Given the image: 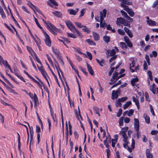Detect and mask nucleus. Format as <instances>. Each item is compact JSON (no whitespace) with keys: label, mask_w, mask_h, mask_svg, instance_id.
Returning a JSON list of instances; mask_svg holds the SVG:
<instances>
[{"label":"nucleus","mask_w":158,"mask_h":158,"mask_svg":"<svg viewBox=\"0 0 158 158\" xmlns=\"http://www.w3.org/2000/svg\"><path fill=\"white\" fill-rule=\"evenodd\" d=\"M128 130V127H125L122 129L121 131H120L119 134L123 136L124 138L123 141L124 143L123 145V147L127 149L128 151L131 152H132V150L134 149L135 148V141L134 139L132 140V143L131 144V148L128 147L127 145L129 143V142L127 141L128 137L127 135L126 132H127Z\"/></svg>","instance_id":"1"},{"label":"nucleus","mask_w":158,"mask_h":158,"mask_svg":"<svg viewBox=\"0 0 158 158\" xmlns=\"http://www.w3.org/2000/svg\"><path fill=\"white\" fill-rule=\"evenodd\" d=\"M42 20L44 23L46 25L47 27L52 34L54 35H57L56 32H60V30L56 27L53 25L50 22H47L44 19H42Z\"/></svg>","instance_id":"2"},{"label":"nucleus","mask_w":158,"mask_h":158,"mask_svg":"<svg viewBox=\"0 0 158 158\" xmlns=\"http://www.w3.org/2000/svg\"><path fill=\"white\" fill-rule=\"evenodd\" d=\"M65 23L70 30L73 32H74V31H75L81 37H82V35L81 34L80 31L75 27L69 20H67L65 21Z\"/></svg>","instance_id":"3"},{"label":"nucleus","mask_w":158,"mask_h":158,"mask_svg":"<svg viewBox=\"0 0 158 158\" xmlns=\"http://www.w3.org/2000/svg\"><path fill=\"white\" fill-rule=\"evenodd\" d=\"M121 6L124 8V10L126 11L131 17H133L134 15V13L132 11V9H130L128 6L125 5L121 4Z\"/></svg>","instance_id":"4"},{"label":"nucleus","mask_w":158,"mask_h":158,"mask_svg":"<svg viewBox=\"0 0 158 158\" xmlns=\"http://www.w3.org/2000/svg\"><path fill=\"white\" fill-rule=\"evenodd\" d=\"M125 74H123L118 76V73L117 72H115L113 74L112 78L111 79V81H113V83L115 82L119 78L123 77Z\"/></svg>","instance_id":"5"},{"label":"nucleus","mask_w":158,"mask_h":158,"mask_svg":"<svg viewBox=\"0 0 158 158\" xmlns=\"http://www.w3.org/2000/svg\"><path fill=\"white\" fill-rule=\"evenodd\" d=\"M43 32L45 39L44 41L45 44L47 46L50 47L51 45V41L49 35L44 30L43 31Z\"/></svg>","instance_id":"6"},{"label":"nucleus","mask_w":158,"mask_h":158,"mask_svg":"<svg viewBox=\"0 0 158 158\" xmlns=\"http://www.w3.org/2000/svg\"><path fill=\"white\" fill-rule=\"evenodd\" d=\"M27 5L33 10L35 14H36V13L35 11V10H34L33 8H34L35 9V10L38 13L42 15L41 11L40 10V9L38 7L33 5L29 1H27Z\"/></svg>","instance_id":"7"},{"label":"nucleus","mask_w":158,"mask_h":158,"mask_svg":"<svg viewBox=\"0 0 158 158\" xmlns=\"http://www.w3.org/2000/svg\"><path fill=\"white\" fill-rule=\"evenodd\" d=\"M28 95L32 99H33L35 102V106L37 105L39 103V101L36 95L34 94V95L31 93H29Z\"/></svg>","instance_id":"8"},{"label":"nucleus","mask_w":158,"mask_h":158,"mask_svg":"<svg viewBox=\"0 0 158 158\" xmlns=\"http://www.w3.org/2000/svg\"><path fill=\"white\" fill-rule=\"evenodd\" d=\"M120 90L119 89L116 91L113 90L111 98L112 99H114L118 98V93L120 92Z\"/></svg>","instance_id":"9"},{"label":"nucleus","mask_w":158,"mask_h":158,"mask_svg":"<svg viewBox=\"0 0 158 158\" xmlns=\"http://www.w3.org/2000/svg\"><path fill=\"white\" fill-rule=\"evenodd\" d=\"M116 53L115 50L113 49L111 50H107L106 51V55L107 57L109 56H113Z\"/></svg>","instance_id":"10"},{"label":"nucleus","mask_w":158,"mask_h":158,"mask_svg":"<svg viewBox=\"0 0 158 158\" xmlns=\"http://www.w3.org/2000/svg\"><path fill=\"white\" fill-rule=\"evenodd\" d=\"M106 12L107 10L106 9H104L102 11L100 12V19L104 20V18L106 17Z\"/></svg>","instance_id":"11"},{"label":"nucleus","mask_w":158,"mask_h":158,"mask_svg":"<svg viewBox=\"0 0 158 158\" xmlns=\"http://www.w3.org/2000/svg\"><path fill=\"white\" fill-rule=\"evenodd\" d=\"M51 3L56 6H58V4L55 0H49L47 2V4L48 5L52 7H53V6Z\"/></svg>","instance_id":"12"},{"label":"nucleus","mask_w":158,"mask_h":158,"mask_svg":"<svg viewBox=\"0 0 158 158\" xmlns=\"http://www.w3.org/2000/svg\"><path fill=\"white\" fill-rule=\"evenodd\" d=\"M0 61L2 62L3 64L5 66V67H6L8 69H10V66L8 64L7 61L6 60H4L2 57L0 56Z\"/></svg>","instance_id":"13"},{"label":"nucleus","mask_w":158,"mask_h":158,"mask_svg":"<svg viewBox=\"0 0 158 158\" xmlns=\"http://www.w3.org/2000/svg\"><path fill=\"white\" fill-rule=\"evenodd\" d=\"M134 128L137 131L139 129V123L138 119L137 118L134 119Z\"/></svg>","instance_id":"14"},{"label":"nucleus","mask_w":158,"mask_h":158,"mask_svg":"<svg viewBox=\"0 0 158 158\" xmlns=\"http://www.w3.org/2000/svg\"><path fill=\"white\" fill-rule=\"evenodd\" d=\"M78 10V8H77L75 10L73 9H69L68 10L70 15H75Z\"/></svg>","instance_id":"15"},{"label":"nucleus","mask_w":158,"mask_h":158,"mask_svg":"<svg viewBox=\"0 0 158 158\" xmlns=\"http://www.w3.org/2000/svg\"><path fill=\"white\" fill-rule=\"evenodd\" d=\"M87 68L89 72L92 75H93L94 72L91 66L88 63L86 64Z\"/></svg>","instance_id":"16"},{"label":"nucleus","mask_w":158,"mask_h":158,"mask_svg":"<svg viewBox=\"0 0 158 158\" xmlns=\"http://www.w3.org/2000/svg\"><path fill=\"white\" fill-rule=\"evenodd\" d=\"M124 18L122 17L118 18L116 21V24L118 26H119L121 24H122Z\"/></svg>","instance_id":"17"},{"label":"nucleus","mask_w":158,"mask_h":158,"mask_svg":"<svg viewBox=\"0 0 158 158\" xmlns=\"http://www.w3.org/2000/svg\"><path fill=\"white\" fill-rule=\"evenodd\" d=\"M146 156L147 158H153V155L150 153V149H148L146 150Z\"/></svg>","instance_id":"18"},{"label":"nucleus","mask_w":158,"mask_h":158,"mask_svg":"<svg viewBox=\"0 0 158 158\" xmlns=\"http://www.w3.org/2000/svg\"><path fill=\"white\" fill-rule=\"evenodd\" d=\"M147 23L149 25L152 26H155L156 25V23L155 21L152 20L151 19L150 20H147L146 21Z\"/></svg>","instance_id":"19"},{"label":"nucleus","mask_w":158,"mask_h":158,"mask_svg":"<svg viewBox=\"0 0 158 158\" xmlns=\"http://www.w3.org/2000/svg\"><path fill=\"white\" fill-rule=\"evenodd\" d=\"M52 14L55 16L57 17L58 18H61L62 17V15L61 12L56 11L54 12H52Z\"/></svg>","instance_id":"20"},{"label":"nucleus","mask_w":158,"mask_h":158,"mask_svg":"<svg viewBox=\"0 0 158 158\" xmlns=\"http://www.w3.org/2000/svg\"><path fill=\"white\" fill-rule=\"evenodd\" d=\"M133 100L135 102V104L136 105L137 108L139 109V105L138 99L136 98L135 97H132Z\"/></svg>","instance_id":"21"},{"label":"nucleus","mask_w":158,"mask_h":158,"mask_svg":"<svg viewBox=\"0 0 158 158\" xmlns=\"http://www.w3.org/2000/svg\"><path fill=\"white\" fill-rule=\"evenodd\" d=\"M93 37L94 40L96 41H98L99 39V35L95 32H93Z\"/></svg>","instance_id":"22"},{"label":"nucleus","mask_w":158,"mask_h":158,"mask_svg":"<svg viewBox=\"0 0 158 158\" xmlns=\"http://www.w3.org/2000/svg\"><path fill=\"white\" fill-rule=\"evenodd\" d=\"M119 45L120 47L123 49H126L127 48V47L126 45V44L123 42H121L119 44Z\"/></svg>","instance_id":"23"},{"label":"nucleus","mask_w":158,"mask_h":158,"mask_svg":"<svg viewBox=\"0 0 158 158\" xmlns=\"http://www.w3.org/2000/svg\"><path fill=\"white\" fill-rule=\"evenodd\" d=\"M69 63L70 64L72 69L74 70L75 72L77 74L78 77H79V75L78 74V70L74 68V65L72 63V61H71V60H69Z\"/></svg>","instance_id":"24"},{"label":"nucleus","mask_w":158,"mask_h":158,"mask_svg":"<svg viewBox=\"0 0 158 158\" xmlns=\"http://www.w3.org/2000/svg\"><path fill=\"white\" fill-rule=\"evenodd\" d=\"M0 13L3 19H5L6 18V16L4 13L3 10L1 6H0Z\"/></svg>","instance_id":"25"},{"label":"nucleus","mask_w":158,"mask_h":158,"mask_svg":"<svg viewBox=\"0 0 158 158\" xmlns=\"http://www.w3.org/2000/svg\"><path fill=\"white\" fill-rule=\"evenodd\" d=\"M103 40L106 43H108L110 41V38L109 36L105 35L103 37Z\"/></svg>","instance_id":"26"},{"label":"nucleus","mask_w":158,"mask_h":158,"mask_svg":"<svg viewBox=\"0 0 158 158\" xmlns=\"http://www.w3.org/2000/svg\"><path fill=\"white\" fill-rule=\"evenodd\" d=\"M33 17H34L35 21V22L39 28H40L42 30V31L43 32V31L44 30H43L42 27L41 26L39 23L37 19L36 18H35L34 15H33Z\"/></svg>","instance_id":"27"},{"label":"nucleus","mask_w":158,"mask_h":158,"mask_svg":"<svg viewBox=\"0 0 158 158\" xmlns=\"http://www.w3.org/2000/svg\"><path fill=\"white\" fill-rule=\"evenodd\" d=\"M82 30L83 31L87 33H89L90 32V30L86 27V26L83 25L82 27Z\"/></svg>","instance_id":"28"},{"label":"nucleus","mask_w":158,"mask_h":158,"mask_svg":"<svg viewBox=\"0 0 158 158\" xmlns=\"http://www.w3.org/2000/svg\"><path fill=\"white\" fill-rule=\"evenodd\" d=\"M52 50L53 52L57 56H59V50L57 49H55L53 47H52Z\"/></svg>","instance_id":"29"},{"label":"nucleus","mask_w":158,"mask_h":158,"mask_svg":"<svg viewBox=\"0 0 158 158\" xmlns=\"http://www.w3.org/2000/svg\"><path fill=\"white\" fill-rule=\"evenodd\" d=\"M138 81V79L137 78H133L131 81V84L133 86H134L135 85V82H137Z\"/></svg>","instance_id":"30"},{"label":"nucleus","mask_w":158,"mask_h":158,"mask_svg":"<svg viewBox=\"0 0 158 158\" xmlns=\"http://www.w3.org/2000/svg\"><path fill=\"white\" fill-rule=\"evenodd\" d=\"M38 67L39 70L40 71L42 74L46 72L44 70V68L42 66V65L40 67H39L38 66Z\"/></svg>","instance_id":"31"},{"label":"nucleus","mask_w":158,"mask_h":158,"mask_svg":"<svg viewBox=\"0 0 158 158\" xmlns=\"http://www.w3.org/2000/svg\"><path fill=\"white\" fill-rule=\"evenodd\" d=\"M122 24L125 26H127L129 27H130V25L129 23L126 20L124 19L123 20V21Z\"/></svg>","instance_id":"32"},{"label":"nucleus","mask_w":158,"mask_h":158,"mask_svg":"<svg viewBox=\"0 0 158 158\" xmlns=\"http://www.w3.org/2000/svg\"><path fill=\"white\" fill-rule=\"evenodd\" d=\"M104 20H100V27H104L105 28V26H106V24L105 22H103Z\"/></svg>","instance_id":"33"},{"label":"nucleus","mask_w":158,"mask_h":158,"mask_svg":"<svg viewBox=\"0 0 158 158\" xmlns=\"http://www.w3.org/2000/svg\"><path fill=\"white\" fill-rule=\"evenodd\" d=\"M135 63L134 62V61H133L131 63V64H130V70L132 72H135V70L134 69H132V68L134 67L135 66Z\"/></svg>","instance_id":"34"},{"label":"nucleus","mask_w":158,"mask_h":158,"mask_svg":"<svg viewBox=\"0 0 158 158\" xmlns=\"http://www.w3.org/2000/svg\"><path fill=\"white\" fill-rule=\"evenodd\" d=\"M131 104V101H128L126 102V103H125L123 106V109H127Z\"/></svg>","instance_id":"35"},{"label":"nucleus","mask_w":158,"mask_h":158,"mask_svg":"<svg viewBox=\"0 0 158 158\" xmlns=\"http://www.w3.org/2000/svg\"><path fill=\"white\" fill-rule=\"evenodd\" d=\"M94 112L96 114H98L99 116H100L99 111V109L96 106H94L93 108Z\"/></svg>","instance_id":"36"},{"label":"nucleus","mask_w":158,"mask_h":158,"mask_svg":"<svg viewBox=\"0 0 158 158\" xmlns=\"http://www.w3.org/2000/svg\"><path fill=\"white\" fill-rule=\"evenodd\" d=\"M157 52L156 51H153L152 52V53L150 54V56L152 58L153 56L156 57L157 56Z\"/></svg>","instance_id":"37"},{"label":"nucleus","mask_w":158,"mask_h":158,"mask_svg":"<svg viewBox=\"0 0 158 158\" xmlns=\"http://www.w3.org/2000/svg\"><path fill=\"white\" fill-rule=\"evenodd\" d=\"M87 42L89 44L91 45H95V43L92 40L90 39H87L86 40Z\"/></svg>","instance_id":"38"},{"label":"nucleus","mask_w":158,"mask_h":158,"mask_svg":"<svg viewBox=\"0 0 158 158\" xmlns=\"http://www.w3.org/2000/svg\"><path fill=\"white\" fill-rule=\"evenodd\" d=\"M124 118L123 117H121L119 120V126H123V120Z\"/></svg>","instance_id":"39"},{"label":"nucleus","mask_w":158,"mask_h":158,"mask_svg":"<svg viewBox=\"0 0 158 158\" xmlns=\"http://www.w3.org/2000/svg\"><path fill=\"white\" fill-rule=\"evenodd\" d=\"M145 118V122L146 123L149 124L150 123V118L149 116H148L144 115Z\"/></svg>","instance_id":"40"},{"label":"nucleus","mask_w":158,"mask_h":158,"mask_svg":"<svg viewBox=\"0 0 158 158\" xmlns=\"http://www.w3.org/2000/svg\"><path fill=\"white\" fill-rule=\"evenodd\" d=\"M46 56L50 64L52 66H53V64L52 62V60H51L50 57L49 56L48 54H46Z\"/></svg>","instance_id":"41"},{"label":"nucleus","mask_w":158,"mask_h":158,"mask_svg":"<svg viewBox=\"0 0 158 158\" xmlns=\"http://www.w3.org/2000/svg\"><path fill=\"white\" fill-rule=\"evenodd\" d=\"M56 62V64H55L56 68V69L57 70V72L58 71H60V72L62 73L61 71V70L60 69V67L59 66L57 62L56 61H55Z\"/></svg>","instance_id":"42"},{"label":"nucleus","mask_w":158,"mask_h":158,"mask_svg":"<svg viewBox=\"0 0 158 158\" xmlns=\"http://www.w3.org/2000/svg\"><path fill=\"white\" fill-rule=\"evenodd\" d=\"M34 57H35V59L36 60V61L39 63L41 65H42V63L40 61V59L38 57L37 55L35 54H34Z\"/></svg>","instance_id":"43"},{"label":"nucleus","mask_w":158,"mask_h":158,"mask_svg":"<svg viewBox=\"0 0 158 158\" xmlns=\"http://www.w3.org/2000/svg\"><path fill=\"white\" fill-rule=\"evenodd\" d=\"M74 23L77 27L80 28L82 27L83 26L81 23L79 22H75Z\"/></svg>","instance_id":"44"},{"label":"nucleus","mask_w":158,"mask_h":158,"mask_svg":"<svg viewBox=\"0 0 158 158\" xmlns=\"http://www.w3.org/2000/svg\"><path fill=\"white\" fill-rule=\"evenodd\" d=\"M67 34L68 35V36H69L71 38H73V39H76L77 38L76 36L75 35L73 34L69 33H67Z\"/></svg>","instance_id":"45"},{"label":"nucleus","mask_w":158,"mask_h":158,"mask_svg":"<svg viewBox=\"0 0 158 158\" xmlns=\"http://www.w3.org/2000/svg\"><path fill=\"white\" fill-rule=\"evenodd\" d=\"M139 129H138V131H137L135 130V131H136V137L138 139H139L141 136L140 132L139 131Z\"/></svg>","instance_id":"46"},{"label":"nucleus","mask_w":158,"mask_h":158,"mask_svg":"<svg viewBox=\"0 0 158 158\" xmlns=\"http://www.w3.org/2000/svg\"><path fill=\"white\" fill-rule=\"evenodd\" d=\"M118 32L119 34L122 35H125V32L122 30L118 29Z\"/></svg>","instance_id":"47"},{"label":"nucleus","mask_w":158,"mask_h":158,"mask_svg":"<svg viewBox=\"0 0 158 158\" xmlns=\"http://www.w3.org/2000/svg\"><path fill=\"white\" fill-rule=\"evenodd\" d=\"M134 110L132 109H130L127 113V115L128 116H131L133 114Z\"/></svg>","instance_id":"48"},{"label":"nucleus","mask_w":158,"mask_h":158,"mask_svg":"<svg viewBox=\"0 0 158 158\" xmlns=\"http://www.w3.org/2000/svg\"><path fill=\"white\" fill-rule=\"evenodd\" d=\"M122 112V110L121 109H119L118 112L117 114V116L118 117H119L121 115Z\"/></svg>","instance_id":"49"},{"label":"nucleus","mask_w":158,"mask_h":158,"mask_svg":"<svg viewBox=\"0 0 158 158\" xmlns=\"http://www.w3.org/2000/svg\"><path fill=\"white\" fill-rule=\"evenodd\" d=\"M147 73L149 76V77L151 80H152V73L150 71H148Z\"/></svg>","instance_id":"50"},{"label":"nucleus","mask_w":158,"mask_h":158,"mask_svg":"<svg viewBox=\"0 0 158 158\" xmlns=\"http://www.w3.org/2000/svg\"><path fill=\"white\" fill-rule=\"evenodd\" d=\"M48 67L49 68L50 70L51 71L52 74L54 76V77H55V79H56V81L58 83V79H57V78L56 77V76L55 75V74L52 71V69L50 68V67L49 65H48Z\"/></svg>","instance_id":"51"},{"label":"nucleus","mask_w":158,"mask_h":158,"mask_svg":"<svg viewBox=\"0 0 158 158\" xmlns=\"http://www.w3.org/2000/svg\"><path fill=\"white\" fill-rule=\"evenodd\" d=\"M150 107V111L151 113H152V115L154 116L155 115V113L152 107V105L150 104L149 105Z\"/></svg>","instance_id":"52"},{"label":"nucleus","mask_w":158,"mask_h":158,"mask_svg":"<svg viewBox=\"0 0 158 158\" xmlns=\"http://www.w3.org/2000/svg\"><path fill=\"white\" fill-rule=\"evenodd\" d=\"M115 105L116 107H118V106H121V103L120 102V99H118V100L116 101Z\"/></svg>","instance_id":"53"},{"label":"nucleus","mask_w":158,"mask_h":158,"mask_svg":"<svg viewBox=\"0 0 158 158\" xmlns=\"http://www.w3.org/2000/svg\"><path fill=\"white\" fill-rule=\"evenodd\" d=\"M80 68L81 71L86 75H87L88 74L87 72L85 71V69L84 68H83L81 67H80Z\"/></svg>","instance_id":"54"},{"label":"nucleus","mask_w":158,"mask_h":158,"mask_svg":"<svg viewBox=\"0 0 158 158\" xmlns=\"http://www.w3.org/2000/svg\"><path fill=\"white\" fill-rule=\"evenodd\" d=\"M85 9H82L80 11V15L79 16L80 17L83 16L85 13Z\"/></svg>","instance_id":"55"},{"label":"nucleus","mask_w":158,"mask_h":158,"mask_svg":"<svg viewBox=\"0 0 158 158\" xmlns=\"http://www.w3.org/2000/svg\"><path fill=\"white\" fill-rule=\"evenodd\" d=\"M143 69L144 70H147L148 69V65L145 61H144L143 65Z\"/></svg>","instance_id":"56"},{"label":"nucleus","mask_w":158,"mask_h":158,"mask_svg":"<svg viewBox=\"0 0 158 158\" xmlns=\"http://www.w3.org/2000/svg\"><path fill=\"white\" fill-rule=\"evenodd\" d=\"M120 12L122 14L123 16L125 18L127 17V16L128 15L127 13L123 10H121Z\"/></svg>","instance_id":"57"},{"label":"nucleus","mask_w":158,"mask_h":158,"mask_svg":"<svg viewBox=\"0 0 158 158\" xmlns=\"http://www.w3.org/2000/svg\"><path fill=\"white\" fill-rule=\"evenodd\" d=\"M86 54L88 55L89 59L90 60H91L92 58V55L89 52H86Z\"/></svg>","instance_id":"58"},{"label":"nucleus","mask_w":158,"mask_h":158,"mask_svg":"<svg viewBox=\"0 0 158 158\" xmlns=\"http://www.w3.org/2000/svg\"><path fill=\"white\" fill-rule=\"evenodd\" d=\"M16 76L19 77L21 80H22L24 82H26L24 80L23 77L20 75H19L18 74H16Z\"/></svg>","instance_id":"59"},{"label":"nucleus","mask_w":158,"mask_h":158,"mask_svg":"<svg viewBox=\"0 0 158 158\" xmlns=\"http://www.w3.org/2000/svg\"><path fill=\"white\" fill-rule=\"evenodd\" d=\"M117 57L116 55H115L112 57L109 60L110 62H111L113 60L116 59Z\"/></svg>","instance_id":"60"},{"label":"nucleus","mask_w":158,"mask_h":158,"mask_svg":"<svg viewBox=\"0 0 158 158\" xmlns=\"http://www.w3.org/2000/svg\"><path fill=\"white\" fill-rule=\"evenodd\" d=\"M120 99V102H123L126 101L127 99V97H124L121 98H119Z\"/></svg>","instance_id":"61"},{"label":"nucleus","mask_w":158,"mask_h":158,"mask_svg":"<svg viewBox=\"0 0 158 158\" xmlns=\"http://www.w3.org/2000/svg\"><path fill=\"white\" fill-rule=\"evenodd\" d=\"M145 97L146 100L147 101H149V95L147 92H145Z\"/></svg>","instance_id":"62"},{"label":"nucleus","mask_w":158,"mask_h":158,"mask_svg":"<svg viewBox=\"0 0 158 158\" xmlns=\"http://www.w3.org/2000/svg\"><path fill=\"white\" fill-rule=\"evenodd\" d=\"M155 88V85L154 84H153L152 86H150L149 87V89L151 91L154 89Z\"/></svg>","instance_id":"63"},{"label":"nucleus","mask_w":158,"mask_h":158,"mask_svg":"<svg viewBox=\"0 0 158 158\" xmlns=\"http://www.w3.org/2000/svg\"><path fill=\"white\" fill-rule=\"evenodd\" d=\"M158 5V0H156L153 4L152 6L153 7H155L156 6Z\"/></svg>","instance_id":"64"}]
</instances>
